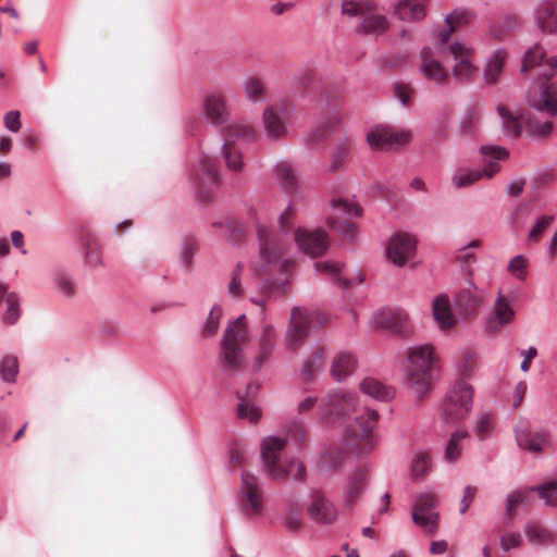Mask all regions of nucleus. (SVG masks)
Instances as JSON below:
<instances>
[{
	"mask_svg": "<svg viewBox=\"0 0 557 557\" xmlns=\"http://www.w3.org/2000/svg\"><path fill=\"white\" fill-rule=\"evenodd\" d=\"M434 350L429 344L411 347L408 350L406 382L413 394L421 398L432 387Z\"/></svg>",
	"mask_w": 557,
	"mask_h": 557,
	"instance_id": "obj_1",
	"label": "nucleus"
},
{
	"mask_svg": "<svg viewBox=\"0 0 557 557\" xmlns=\"http://www.w3.org/2000/svg\"><path fill=\"white\" fill-rule=\"evenodd\" d=\"M250 336L245 314L228 323L221 342L223 367L227 371H239L245 363L243 347Z\"/></svg>",
	"mask_w": 557,
	"mask_h": 557,
	"instance_id": "obj_2",
	"label": "nucleus"
},
{
	"mask_svg": "<svg viewBox=\"0 0 557 557\" xmlns=\"http://www.w3.org/2000/svg\"><path fill=\"white\" fill-rule=\"evenodd\" d=\"M480 151L483 156V168L456 173L453 176V183L456 187L463 188L482 178H492L500 170L499 161L508 157V151L500 146H482Z\"/></svg>",
	"mask_w": 557,
	"mask_h": 557,
	"instance_id": "obj_3",
	"label": "nucleus"
},
{
	"mask_svg": "<svg viewBox=\"0 0 557 557\" xmlns=\"http://www.w3.org/2000/svg\"><path fill=\"white\" fill-rule=\"evenodd\" d=\"M258 259L253 271L259 277L267 278L278 270V236L274 230L258 225Z\"/></svg>",
	"mask_w": 557,
	"mask_h": 557,
	"instance_id": "obj_4",
	"label": "nucleus"
},
{
	"mask_svg": "<svg viewBox=\"0 0 557 557\" xmlns=\"http://www.w3.org/2000/svg\"><path fill=\"white\" fill-rule=\"evenodd\" d=\"M358 396L341 388L331 391L319 405V416L326 422H339L357 410Z\"/></svg>",
	"mask_w": 557,
	"mask_h": 557,
	"instance_id": "obj_5",
	"label": "nucleus"
},
{
	"mask_svg": "<svg viewBox=\"0 0 557 557\" xmlns=\"http://www.w3.org/2000/svg\"><path fill=\"white\" fill-rule=\"evenodd\" d=\"M473 388L465 381L456 382L447 392L442 404V414L446 422L465 419L472 409Z\"/></svg>",
	"mask_w": 557,
	"mask_h": 557,
	"instance_id": "obj_6",
	"label": "nucleus"
},
{
	"mask_svg": "<svg viewBox=\"0 0 557 557\" xmlns=\"http://www.w3.org/2000/svg\"><path fill=\"white\" fill-rule=\"evenodd\" d=\"M224 145L222 154L226 166L235 172L244 168L242 151L237 146L238 140H250L255 136V129L247 124H232L223 128Z\"/></svg>",
	"mask_w": 557,
	"mask_h": 557,
	"instance_id": "obj_7",
	"label": "nucleus"
},
{
	"mask_svg": "<svg viewBox=\"0 0 557 557\" xmlns=\"http://www.w3.org/2000/svg\"><path fill=\"white\" fill-rule=\"evenodd\" d=\"M531 492H536L548 506H557V481H548L530 490H518L510 493L506 498L505 519L512 521L517 516V508L528 505L531 499Z\"/></svg>",
	"mask_w": 557,
	"mask_h": 557,
	"instance_id": "obj_8",
	"label": "nucleus"
},
{
	"mask_svg": "<svg viewBox=\"0 0 557 557\" xmlns=\"http://www.w3.org/2000/svg\"><path fill=\"white\" fill-rule=\"evenodd\" d=\"M447 53L455 61L451 66V76L458 82H470L479 72L475 64V54L473 48L461 44L453 42L447 49Z\"/></svg>",
	"mask_w": 557,
	"mask_h": 557,
	"instance_id": "obj_9",
	"label": "nucleus"
},
{
	"mask_svg": "<svg viewBox=\"0 0 557 557\" xmlns=\"http://www.w3.org/2000/svg\"><path fill=\"white\" fill-rule=\"evenodd\" d=\"M436 45V49L424 47L420 52L419 72L429 82L436 85H443L448 78V72L440 60V54H444L445 45Z\"/></svg>",
	"mask_w": 557,
	"mask_h": 557,
	"instance_id": "obj_10",
	"label": "nucleus"
},
{
	"mask_svg": "<svg viewBox=\"0 0 557 557\" xmlns=\"http://www.w3.org/2000/svg\"><path fill=\"white\" fill-rule=\"evenodd\" d=\"M437 499L435 495L425 493L417 498L412 507V521L430 535L435 534L438 527L440 516L435 511Z\"/></svg>",
	"mask_w": 557,
	"mask_h": 557,
	"instance_id": "obj_11",
	"label": "nucleus"
},
{
	"mask_svg": "<svg viewBox=\"0 0 557 557\" xmlns=\"http://www.w3.org/2000/svg\"><path fill=\"white\" fill-rule=\"evenodd\" d=\"M361 212V208L352 201L334 199L332 200V213L327 219V224L343 236L352 238L355 224L342 219V216H359Z\"/></svg>",
	"mask_w": 557,
	"mask_h": 557,
	"instance_id": "obj_12",
	"label": "nucleus"
},
{
	"mask_svg": "<svg viewBox=\"0 0 557 557\" xmlns=\"http://www.w3.org/2000/svg\"><path fill=\"white\" fill-rule=\"evenodd\" d=\"M377 419V412L372 409H364L362 413L357 414L355 418L357 429L349 431V445L359 450L371 449L373 447L372 431L376 425Z\"/></svg>",
	"mask_w": 557,
	"mask_h": 557,
	"instance_id": "obj_13",
	"label": "nucleus"
},
{
	"mask_svg": "<svg viewBox=\"0 0 557 557\" xmlns=\"http://www.w3.org/2000/svg\"><path fill=\"white\" fill-rule=\"evenodd\" d=\"M317 318V314L306 309L299 307L294 308L290 313L289 326L285 337L286 347L294 349L301 345Z\"/></svg>",
	"mask_w": 557,
	"mask_h": 557,
	"instance_id": "obj_14",
	"label": "nucleus"
},
{
	"mask_svg": "<svg viewBox=\"0 0 557 557\" xmlns=\"http://www.w3.org/2000/svg\"><path fill=\"white\" fill-rule=\"evenodd\" d=\"M193 176L197 187L198 198L205 202L210 201L212 199L211 187L216 185L220 180L215 160L209 157L201 158Z\"/></svg>",
	"mask_w": 557,
	"mask_h": 557,
	"instance_id": "obj_15",
	"label": "nucleus"
},
{
	"mask_svg": "<svg viewBox=\"0 0 557 557\" xmlns=\"http://www.w3.org/2000/svg\"><path fill=\"white\" fill-rule=\"evenodd\" d=\"M295 242L299 249L311 258L322 256L330 246L329 236L326 232L321 228L308 230L298 227L295 231Z\"/></svg>",
	"mask_w": 557,
	"mask_h": 557,
	"instance_id": "obj_16",
	"label": "nucleus"
},
{
	"mask_svg": "<svg viewBox=\"0 0 557 557\" xmlns=\"http://www.w3.org/2000/svg\"><path fill=\"white\" fill-rule=\"evenodd\" d=\"M240 502L243 511L248 517H257L262 513L263 503L258 479L245 471L242 474Z\"/></svg>",
	"mask_w": 557,
	"mask_h": 557,
	"instance_id": "obj_17",
	"label": "nucleus"
},
{
	"mask_svg": "<svg viewBox=\"0 0 557 557\" xmlns=\"http://www.w3.org/2000/svg\"><path fill=\"white\" fill-rule=\"evenodd\" d=\"M416 239L407 233H397L386 247L387 259L397 267H403L416 253Z\"/></svg>",
	"mask_w": 557,
	"mask_h": 557,
	"instance_id": "obj_18",
	"label": "nucleus"
},
{
	"mask_svg": "<svg viewBox=\"0 0 557 557\" xmlns=\"http://www.w3.org/2000/svg\"><path fill=\"white\" fill-rule=\"evenodd\" d=\"M410 137V132H396L388 126H375L368 133L367 141L372 149L387 150L408 143Z\"/></svg>",
	"mask_w": 557,
	"mask_h": 557,
	"instance_id": "obj_19",
	"label": "nucleus"
},
{
	"mask_svg": "<svg viewBox=\"0 0 557 557\" xmlns=\"http://www.w3.org/2000/svg\"><path fill=\"white\" fill-rule=\"evenodd\" d=\"M484 301V293L469 278L467 285L455 296V308L459 315L468 318L476 312Z\"/></svg>",
	"mask_w": 557,
	"mask_h": 557,
	"instance_id": "obj_20",
	"label": "nucleus"
},
{
	"mask_svg": "<svg viewBox=\"0 0 557 557\" xmlns=\"http://www.w3.org/2000/svg\"><path fill=\"white\" fill-rule=\"evenodd\" d=\"M376 326L386 329L396 334H406L409 331V315L400 308H386L374 314Z\"/></svg>",
	"mask_w": 557,
	"mask_h": 557,
	"instance_id": "obj_21",
	"label": "nucleus"
},
{
	"mask_svg": "<svg viewBox=\"0 0 557 557\" xmlns=\"http://www.w3.org/2000/svg\"><path fill=\"white\" fill-rule=\"evenodd\" d=\"M202 112L215 125L225 123L230 116L226 97L219 91L207 95L202 101Z\"/></svg>",
	"mask_w": 557,
	"mask_h": 557,
	"instance_id": "obj_22",
	"label": "nucleus"
},
{
	"mask_svg": "<svg viewBox=\"0 0 557 557\" xmlns=\"http://www.w3.org/2000/svg\"><path fill=\"white\" fill-rule=\"evenodd\" d=\"M308 513L313 521L322 524H332L337 518L335 506L321 492L312 493Z\"/></svg>",
	"mask_w": 557,
	"mask_h": 557,
	"instance_id": "obj_23",
	"label": "nucleus"
},
{
	"mask_svg": "<svg viewBox=\"0 0 557 557\" xmlns=\"http://www.w3.org/2000/svg\"><path fill=\"white\" fill-rule=\"evenodd\" d=\"M473 17V14L468 9H456L445 18L447 28L434 35V42L438 45H446L451 34L459 27L468 25Z\"/></svg>",
	"mask_w": 557,
	"mask_h": 557,
	"instance_id": "obj_24",
	"label": "nucleus"
},
{
	"mask_svg": "<svg viewBox=\"0 0 557 557\" xmlns=\"http://www.w3.org/2000/svg\"><path fill=\"white\" fill-rule=\"evenodd\" d=\"M260 454L264 472L272 479L278 476V437L268 436L260 444Z\"/></svg>",
	"mask_w": 557,
	"mask_h": 557,
	"instance_id": "obj_25",
	"label": "nucleus"
},
{
	"mask_svg": "<svg viewBox=\"0 0 557 557\" xmlns=\"http://www.w3.org/2000/svg\"><path fill=\"white\" fill-rule=\"evenodd\" d=\"M281 193H285L293 199L304 197L299 175L289 162H281Z\"/></svg>",
	"mask_w": 557,
	"mask_h": 557,
	"instance_id": "obj_26",
	"label": "nucleus"
},
{
	"mask_svg": "<svg viewBox=\"0 0 557 557\" xmlns=\"http://www.w3.org/2000/svg\"><path fill=\"white\" fill-rule=\"evenodd\" d=\"M276 344V331L273 326L267 325L263 327L262 334L259 339L258 351L256 354L252 368L260 370L269 360Z\"/></svg>",
	"mask_w": 557,
	"mask_h": 557,
	"instance_id": "obj_27",
	"label": "nucleus"
},
{
	"mask_svg": "<svg viewBox=\"0 0 557 557\" xmlns=\"http://www.w3.org/2000/svg\"><path fill=\"white\" fill-rule=\"evenodd\" d=\"M2 304L5 305L2 321L8 325L14 324L21 315L20 298L16 293L9 292V286L4 283H0V307Z\"/></svg>",
	"mask_w": 557,
	"mask_h": 557,
	"instance_id": "obj_28",
	"label": "nucleus"
},
{
	"mask_svg": "<svg viewBox=\"0 0 557 557\" xmlns=\"http://www.w3.org/2000/svg\"><path fill=\"white\" fill-rule=\"evenodd\" d=\"M426 0H399L394 5V14L403 21H420L425 17Z\"/></svg>",
	"mask_w": 557,
	"mask_h": 557,
	"instance_id": "obj_29",
	"label": "nucleus"
},
{
	"mask_svg": "<svg viewBox=\"0 0 557 557\" xmlns=\"http://www.w3.org/2000/svg\"><path fill=\"white\" fill-rule=\"evenodd\" d=\"M433 315L443 330L450 329L455 325L456 319L451 311L450 300L446 294H441L433 299Z\"/></svg>",
	"mask_w": 557,
	"mask_h": 557,
	"instance_id": "obj_30",
	"label": "nucleus"
},
{
	"mask_svg": "<svg viewBox=\"0 0 557 557\" xmlns=\"http://www.w3.org/2000/svg\"><path fill=\"white\" fill-rule=\"evenodd\" d=\"M314 270L318 273H322L333 277L335 283L342 288H349L352 284H360L362 282L361 277H358L354 281L342 277L341 273L344 268V264L337 261L332 260H323L314 263Z\"/></svg>",
	"mask_w": 557,
	"mask_h": 557,
	"instance_id": "obj_31",
	"label": "nucleus"
},
{
	"mask_svg": "<svg viewBox=\"0 0 557 557\" xmlns=\"http://www.w3.org/2000/svg\"><path fill=\"white\" fill-rule=\"evenodd\" d=\"M507 61V52L504 49H497L486 60L483 71V79L488 85H494L499 79L503 69Z\"/></svg>",
	"mask_w": 557,
	"mask_h": 557,
	"instance_id": "obj_32",
	"label": "nucleus"
},
{
	"mask_svg": "<svg viewBox=\"0 0 557 557\" xmlns=\"http://www.w3.org/2000/svg\"><path fill=\"white\" fill-rule=\"evenodd\" d=\"M536 23L542 32L557 33V0H547L536 11Z\"/></svg>",
	"mask_w": 557,
	"mask_h": 557,
	"instance_id": "obj_33",
	"label": "nucleus"
},
{
	"mask_svg": "<svg viewBox=\"0 0 557 557\" xmlns=\"http://www.w3.org/2000/svg\"><path fill=\"white\" fill-rule=\"evenodd\" d=\"M356 358L349 352L337 354L332 362L331 375L337 382L347 379L356 369Z\"/></svg>",
	"mask_w": 557,
	"mask_h": 557,
	"instance_id": "obj_34",
	"label": "nucleus"
},
{
	"mask_svg": "<svg viewBox=\"0 0 557 557\" xmlns=\"http://www.w3.org/2000/svg\"><path fill=\"white\" fill-rule=\"evenodd\" d=\"M524 534L533 545L545 546L553 544L555 541V534L537 522L527 523Z\"/></svg>",
	"mask_w": 557,
	"mask_h": 557,
	"instance_id": "obj_35",
	"label": "nucleus"
},
{
	"mask_svg": "<svg viewBox=\"0 0 557 557\" xmlns=\"http://www.w3.org/2000/svg\"><path fill=\"white\" fill-rule=\"evenodd\" d=\"M306 438V431L300 421L295 420L285 426L284 437L281 436V450L287 446L298 449Z\"/></svg>",
	"mask_w": 557,
	"mask_h": 557,
	"instance_id": "obj_36",
	"label": "nucleus"
},
{
	"mask_svg": "<svg viewBox=\"0 0 557 557\" xmlns=\"http://www.w3.org/2000/svg\"><path fill=\"white\" fill-rule=\"evenodd\" d=\"M360 389L366 395L377 400H389L394 397L393 388L384 385L376 379L367 377L360 383Z\"/></svg>",
	"mask_w": 557,
	"mask_h": 557,
	"instance_id": "obj_37",
	"label": "nucleus"
},
{
	"mask_svg": "<svg viewBox=\"0 0 557 557\" xmlns=\"http://www.w3.org/2000/svg\"><path fill=\"white\" fill-rule=\"evenodd\" d=\"M516 438L520 448L532 453L542 451L546 444V438L544 434L534 433L527 430H521L517 432Z\"/></svg>",
	"mask_w": 557,
	"mask_h": 557,
	"instance_id": "obj_38",
	"label": "nucleus"
},
{
	"mask_svg": "<svg viewBox=\"0 0 557 557\" xmlns=\"http://www.w3.org/2000/svg\"><path fill=\"white\" fill-rule=\"evenodd\" d=\"M341 121L342 117L338 113H333L325 117L314 129L308 134L307 141L314 145L323 141L330 136L331 129L338 125Z\"/></svg>",
	"mask_w": 557,
	"mask_h": 557,
	"instance_id": "obj_39",
	"label": "nucleus"
},
{
	"mask_svg": "<svg viewBox=\"0 0 557 557\" xmlns=\"http://www.w3.org/2000/svg\"><path fill=\"white\" fill-rule=\"evenodd\" d=\"M388 28V21L384 15H368L363 18L358 32L367 35H380Z\"/></svg>",
	"mask_w": 557,
	"mask_h": 557,
	"instance_id": "obj_40",
	"label": "nucleus"
},
{
	"mask_svg": "<svg viewBox=\"0 0 557 557\" xmlns=\"http://www.w3.org/2000/svg\"><path fill=\"white\" fill-rule=\"evenodd\" d=\"M469 436L467 430H457L448 441L445 449V459L449 462L456 461L461 455V442Z\"/></svg>",
	"mask_w": 557,
	"mask_h": 557,
	"instance_id": "obj_41",
	"label": "nucleus"
},
{
	"mask_svg": "<svg viewBox=\"0 0 557 557\" xmlns=\"http://www.w3.org/2000/svg\"><path fill=\"white\" fill-rule=\"evenodd\" d=\"M244 90L247 98L253 102H260L265 97V84L257 76L248 77L245 81Z\"/></svg>",
	"mask_w": 557,
	"mask_h": 557,
	"instance_id": "obj_42",
	"label": "nucleus"
},
{
	"mask_svg": "<svg viewBox=\"0 0 557 557\" xmlns=\"http://www.w3.org/2000/svg\"><path fill=\"white\" fill-rule=\"evenodd\" d=\"M366 478H367V474L363 470H359L357 471L354 476L351 478L349 484H348V490H347V495H346V503L347 505H352L356 499L362 494V492L364 491V486H366Z\"/></svg>",
	"mask_w": 557,
	"mask_h": 557,
	"instance_id": "obj_43",
	"label": "nucleus"
},
{
	"mask_svg": "<svg viewBox=\"0 0 557 557\" xmlns=\"http://www.w3.org/2000/svg\"><path fill=\"white\" fill-rule=\"evenodd\" d=\"M237 417L257 423L261 418V410L251 399L242 398L237 405Z\"/></svg>",
	"mask_w": 557,
	"mask_h": 557,
	"instance_id": "obj_44",
	"label": "nucleus"
},
{
	"mask_svg": "<svg viewBox=\"0 0 557 557\" xmlns=\"http://www.w3.org/2000/svg\"><path fill=\"white\" fill-rule=\"evenodd\" d=\"M497 112L503 121L504 129L507 134L517 137L521 134L520 121L511 114V112L504 104L497 106Z\"/></svg>",
	"mask_w": 557,
	"mask_h": 557,
	"instance_id": "obj_45",
	"label": "nucleus"
},
{
	"mask_svg": "<svg viewBox=\"0 0 557 557\" xmlns=\"http://www.w3.org/2000/svg\"><path fill=\"white\" fill-rule=\"evenodd\" d=\"M374 10V4L371 0L363 1H343L342 13L348 16H362Z\"/></svg>",
	"mask_w": 557,
	"mask_h": 557,
	"instance_id": "obj_46",
	"label": "nucleus"
},
{
	"mask_svg": "<svg viewBox=\"0 0 557 557\" xmlns=\"http://www.w3.org/2000/svg\"><path fill=\"white\" fill-rule=\"evenodd\" d=\"M222 315L223 310L219 305H215L211 308L201 331V335L203 337H212L218 333Z\"/></svg>",
	"mask_w": 557,
	"mask_h": 557,
	"instance_id": "obj_47",
	"label": "nucleus"
},
{
	"mask_svg": "<svg viewBox=\"0 0 557 557\" xmlns=\"http://www.w3.org/2000/svg\"><path fill=\"white\" fill-rule=\"evenodd\" d=\"M244 270V263L238 262L231 272L227 292L233 298H240L244 295V287L242 284V275Z\"/></svg>",
	"mask_w": 557,
	"mask_h": 557,
	"instance_id": "obj_48",
	"label": "nucleus"
},
{
	"mask_svg": "<svg viewBox=\"0 0 557 557\" xmlns=\"http://www.w3.org/2000/svg\"><path fill=\"white\" fill-rule=\"evenodd\" d=\"M495 318L499 324H506L513 320L515 311L509 301L499 295L494 305Z\"/></svg>",
	"mask_w": 557,
	"mask_h": 557,
	"instance_id": "obj_49",
	"label": "nucleus"
},
{
	"mask_svg": "<svg viewBox=\"0 0 557 557\" xmlns=\"http://www.w3.org/2000/svg\"><path fill=\"white\" fill-rule=\"evenodd\" d=\"M263 126L269 137L278 138V110L269 106L263 112Z\"/></svg>",
	"mask_w": 557,
	"mask_h": 557,
	"instance_id": "obj_50",
	"label": "nucleus"
},
{
	"mask_svg": "<svg viewBox=\"0 0 557 557\" xmlns=\"http://www.w3.org/2000/svg\"><path fill=\"white\" fill-rule=\"evenodd\" d=\"M324 363V351L322 348L317 350L304 362V373L308 380H312L314 374L322 369Z\"/></svg>",
	"mask_w": 557,
	"mask_h": 557,
	"instance_id": "obj_51",
	"label": "nucleus"
},
{
	"mask_svg": "<svg viewBox=\"0 0 557 557\" xmlns=\"http://www.w3.org/2000/svg\"><path fill=\"white\" fill-rule=\"evenodd\" d=\"M431 468V457L428 453H417L411 463V474L414 479L422 478Z\"/></svg>",
	"mask_w": 557,
	"mask_h": 557,
	"instance_id": "obj_52",
	"label": "nucleus"
},
{
	"mask_svg": "<svg viewBox=\"0 0 557 557\" xmlns=\"http://www.w3.org/2000/svg\"><path fill=\"white\" fill-rule=\"evenodd\" d=\"M305 476L304 466L295 459L285 461V465L281 463V480L283 478H292L295 481H302Z\"/></svg>",
	"mask_w": 557,
	"mask_h": 557,
	"instance_id": "obj_53",
	"label": "nucleus"
},
{
	"mask_svg": "<svg viewBox=\"0 0 557 557\" xmlns=\"http://www.w3.org/2000/svg\"><path fill=\"white\" fill-rule=\"evenodd\" d=\"M17 359L13 356H7L3 358L0 364V373L4 381L13 382L17 374Z\"/></svg>",
	"mask_w": 557,
	"mask_h": 557,
	"instance_id": "obj_54",
	"label": "nucleus"
},
{
	"mask_svg": "<svg viewBox=\"0 0 557 557\" xmlns=\"http://www.w3.org/2000/svg\"><path fill=\"white\" fill-rule=\"evenodd\" d=\"M554 220L553 215H543L540 216L534 224V226L530 230L528 239L529 242H539L542 234L549 227Z\"/></svg>",
	"mask_w": 557,
	"mask_h": 557,
	"instance_id": "obj_55",
	"label": "nucleus"
},
{
	"mask_svg": "<svg viewBox=\"0 0 557 557\" xmlns=\"http://www.w3.org/2000/svg\"><path fill=\"white\" fill-rule=\"evenodd\" d=\"M492 425V416L490 413H481L474 425L473 431L480 440L486 437Z\"/></svg>",
	"mask_w": 557,
	"mask_h": 557,
	"instance_id": "obj_56",
	"label": "nucleus"
},
{
	"mask_svg": "<svg viewBox=\"0 0 557 557\" xmlns=\"http://www.w3.org/2000/svg\"><path fill=\"white\" fill-rule=\"evenodd\" d=\"M522 543V536L519 532H506L500 536V548L504 552L518 548Z\"/></svg>",
	"mask_w": 557,
	"mask_h": 557,
	"instance_id": "obj_57",
	"label": "nucleus"
},
{
	"mask_svg": "<svg viewBox=\"0 0 557 557\" xmlns=\"http://www.w3.org/2000/svg\"><path fill=\"white\" fill-rule=\"evenodd\" d=\"M527 259L519 255L512 258L508 264V271L518 280L525 278Z\"/></svg>",
	"mask_w": 557,
	"mask_h": 557,
	"instance_id": "obj_58",
	"label": "nucleus"
},
{
	"mask_svg": "<svg viewBox=\"0 0 557 557\" xmlns=\"http://www.w3.org/2000/svg\"><path fill=\"white\" fill-rule=\"evenodd\" d=\"M197 250H198L197 243L194 239H190V238L186 239V242L184 244L183 252H182V256H181L182 263H183L185 269H190V267L193 264L194 256H195Z\"/></svg>",
	"mask_w": 557,
	"mask_h": 557,
	"instance_id": "obj_59",
	"label": "nucleus"
},
{
	"mask_svg": "<svg viewBox=\"0 0 557 557\" xmlns=\"http://www.w3.org/2000/svg\"><path fill=\"white\" fill-rule=\"evenodd\" d=\"M58 290L65 297H73L76 293L74 282L66 275L60 274L55 278Z\"/></svg>",
	"mask_w": 557,
	"mask_h": 557,
	"instance_id": "obj_60",
	"label": "nucleus"
},
{
	"mask_svg": "<svg viewBox=\"0 0 557 557\" xmlns=\"http://www.w3.org/2000/svg\"><path fill=\"white\" fill-rule=\"evenodd\" d=\"M481 120V111L478 108L468 110L462 122L461 127L465 132L471 133L472 129L479 124Z\"/></svg>",
	"mask_w": 557,
	"mask_h": 557,
	"instance_id": "obj_61",
	"label": "nucleus"
},
{
	"mask_svg": "<svg viewBox=\"0 0 557 557\" xmlns=\"http://www.w3.org/2000/svg\"><path fill=\"white\" fill-rule=\"evenodd\" d=\"M299 507L296 509L292 507L290 510L285 515L283 523L287 530L296 532L300 528L301 522L299 519Z\"/></svg>",
	"mask_w": 557,
	"mask_h": 557,
	"instance_id": "obj_62",
	"label": "nucleus"
},
{
	"mask_svg": "<svg viewBox=\"0 0 557 557\" xmlns=\"http://www.w3.org/2000/svg\"><path fill=\"white\" fill-rule=\"evenodd\" d=\"M349 154V148L346 145L338 146L332 153L331 168L332 170L339 169L346 161Z\"/></svg>",
	"mask_w": 557,
	"mask_h": 557,
	"instance_id": "obj_63",
	"label": "nucleus"
},
{
	"mask_svg": "<svg viewBox=\"0 0 557 557\" xmlns=\"http://www.w3.org/2000/svg\"><path fill=\"white\" fill-rule=\"evenodd\" d=\"M456 261L460 263L461 269L465 273L471 275L472 264L475 263L476 258L474 253L461 249L460 253L456 256Z\"/></svg>",
	"mask_w": 557,
	"mask_h": 557,
	"instance_id": "obj_64",
	"label": "nucleus"
}]
</instances>
